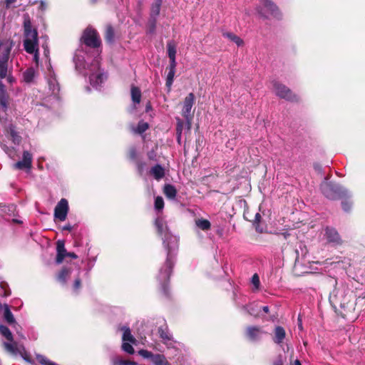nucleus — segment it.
I'll return each mask as SVG.
<instances>
[{
  "label": "nucleus",
  "instance_id": "nucleus-50",
  "mask_svg": "<svg viewBox=\"0 0 365 365\" xmlns=\"http://www.w3.org/2000/svg\"><path fill=\"white\" fill-rule=\"evenodd\" d=\"M176 64L177 63L175 61V58H170V66L168 67V69L175 71Z\"/></svg>",
  "mask_w": 365,
  "mask_h": 365
},
{
  "label": "nucleus",
  "instance_id": "nucleus-26",
  "mask_svg": "<svg viewBox=\"0 0 365 365\" xmlns=\"http://www.w3.org/2000/svg\"><path fill=\"white\" fill-rule=\"evenodd\" d=\"M163 0H155L150 9V18L157 19L158 16Z\"/></svg>",
  "mask_w": 365,
  "mask_h": 365
},
{
  "label": "nucleus",
  "instance_id": "nucleus-12",
  "mask_svg": "<svg viewBox=\"0 0 365 365\" xmlns=\"http://www.w3.org/2000/svg\"><path fill=\"white\" fill-rule=\"evenodd\" d=\"M0 334L9 341V342L4 343L6 349L10 352L14 353L16 351V347L15 344L12 343L13 335L9 329L3 324H0Z\"/></svg>",
  "mask_w": 365,
  "mask_h": 365
},
{
  "label": "nucleus",
  "instance_id": "nucleus-45",
  "mask_svg": "<svg viewBox=\"0 0 365 365\" xmlns=\"http://www.w3.org/2000/svg\"><path fill=\"white\" fill-rule=\"evenodd\" d=\"M135 163L136 165L138 172L139 173V174L140 175H142L143 173L145 167V163L140 161V160H138L137 161H135Z\"/></svg>",
  "mask_w": 365,
  "mask_h": 365
},
{
  "label": "nucleus",
  "instance_id": "nucleus-25",
  "mask_svg": "<svg viewBox=\"0 0 365 365\" xmlns=\"http://www.w3.org/2000/svg\"><path fill=\"white\" fill-rule=\"evenodd\" d=\"M36 71L34 68H29L23 73L24 81L27 83L34 82L36 78Z\"/></svg>",
  "mask_w": 365,
  "mask_h": 365
},
{
  "label": "nucleus",
  "instance_id": "nucleus-8",
  "mask_svg": "<svg viewBox=\"0 0 365 365\" xmlns=\"http://www.w3.org/2000/svg\"><path fill=\"white\" fill-rule=\"evenodd\" d=\"M81 40L86 46L92 48L99 47L101 43L97 31L90 27L84 31Z\"/></svg>",
  "mask_w": 365,
  "mask_h": 365
},
{
  "label": "nucleus",
  "instance_id": "nucleus-18",
  "mask_svg": "<svg viewBox=\"0 0 365 365\" xmlns=\"http://www.w3.org/2000/svg\"><path fill=\"white\" fill-rule=\"evenodd\" d=\"M286 332L282 327L277 326L274 329L273 341L275 344L281 345L285 339Z\"/></svg>",
  "mask_w": 365,
  "mask_h": 365
},
{
  "label": "nucleus",
  "instance_id": "nucleus-53",
  "mask_svg": "<svg viewBox=\"0 0 365 365\" xmlns=\"http://www.w3.org/2000/svg\"><path fill=\"white\" fill-rule=\"evenodd\" d=\"M73 227L72 225H71L70 224H67L62 227V230L71 232L73 230Z\"/></svg>",
  "mask_w": 365,
  "mask_h": 365
},
{
  "label": "nucleus",
  "instance_id": "nucleus-37",
  "mask_svg": "<svg viewBox=\"0 0 365 365\" xmlns=\"http://www.w3.org/2000/svg\"><path fill=\"white\" fill-rule=\"evenodd\" d=\"M106 39L109 43H112L114 41V30L110 25L106 27Z\"/></svg>",
  "mask_w": 365,
  "mask_h": 365
},
{
  "label": "nucleus",
  "instance_id": "nucleus-44",
  "mask_svg": "<svg viewBox=\"0 0 365 365\" xmlns=\"http://www.w3.org/2000/svg\"><path fill=\"white\" fill-rule=\"evenodd\" d=\"M8 284L5 282H0V288L4 291L3 296L9 297L11 294V291L7 289Z\"/></svg>",
  "mask_w": 365,
  "mask_h": 365
},
{
  "label": "nucleus",
  "instance_id": "nucleus-35",
  "mask_svg": "<svg viewBox=\"0 0 365 365\" xmlns=\"http://www.w3.org/2000/svg\"><path fill=\"white\" fill-rule=\"evenodd\" d=\"M113 365H137V363L131 361L123 360L118 357L112 359Z\"/></svg>",
  "mask_w": 365,
  "mask_h": 365
},
{
  "label": "nucleus",
  "instance_id": "nucleus-33",
  "mask_svg": "<svg viewBox=\"0 0 365 365\" xmlns=\"http://www.w3.org/2000/svg\"><path fill=\"white\" fill-rule=\"evenodd\" d=\"M242 309L246 311L251 316L257 317L258 315L257 305H255L254 303L245 306L242 305Z\"/></svg>",
  "mask_w": 365,
  "mask_h": 365
},
{
  "label": "nucleus",
  "instance_id": "nucleus-40",
  "mask_svg": "<svg viewBox=\"0 0 365 365\" xmlns=\"http://www.w3.org/2000/svg\"><path fill=\"white\" fill-rule=\"evenodd\" d=\"M36 359L40 364H43V365H58L57 364L50 361L49 359H48L46 357H45L43 355H40V354L37 355Z\"/></svg>",
  "mask_w": 365,
  "mask_h": 365
},
{
  "label": "nucleus",
  "instance_id": "nucleus-61",
  "mask_svg": "<svg viewBox=\"0 0 365 365\" xmlns=\"http://www.w3.org/2000/svg\"><path fill=\"white\" fill-rule=\"evenodd\" d=\"M149 110H150V106H148V107L146 108V112H148V111H149Z\"/></svg>",
  "mask_w": 365,
  "mask_h": 365
},
{
  "label": "nucleus",
  "instance_id": "nucleus-22",
  "mask_svg": "<svg viewBox=\"0 0 365 365\" xmlns=\"http://www.w3.org/2000/svg\"><path fill=\"white\" fill-rule=\"evenodd\" d=\"M150 173L155 180H160L165 176V169L162 165L157 164L151 168Z\"/></svg>",
  "mask_w": 365,
  "mask_h": 365
},
{
  "label": "nucleus",
  "instance_id": "nucleus-62",
  "mask_svg": "<svg viewBox=\"0 0 365 365\" xmlns=\"http://www.w3.org/2000/svg\"><path fill=\"white\" fill-rule=\"evenodd\" d=\"M97 1H98V0H91V2H92L93 4H95Z\"/></svg>",
  "mask_w": 365,
  "mask_h": 365
},
{
  "label": "nucleus",
  "instance_id": "nucleus-41",
  "mask_svg": "<svg viewBox=\"0 0 365 365\" xmlns=\"http://www.w3.org/2000/svg\"><path fill=\"white\" fill-rule=\"evenodd\" d=\"M122 349L129 354H133L134 353V349L133 346L128 341H123Z\"/></svg>",
  "mask_w": 365,
  "mask_h": 365
},
{
  "label": "nucleus",
  "instance_id": "nucleus-5",
  "mask_svg": "<svg viewBox=\"0 0 365 365\" xmlns=\"http://www.w3.org/2000/svg\"><path fill=\"white\" fill-rule=\"evenodd\" d=\"M320 189L322 194L330 200H337L349 196L348 190L342 186L331 182L324 181L320 185Z\"/></svg>",
  "mask_w": 365,
  "mask_h": 365
},
{
  "label": "nucleus",
  "instance_id": "nucleus-14",
  "mask_svg": "<svg viewBox=\"0 0 365 365\" xmlns=\"http://www.w3.org/2000/svg\"><path fill=\"white\" fill-rule=\"evenodd\" d=\"M47 81L49 90L53 95L56 96L60 91V86L51 65H49V68H48Z\"/></svg>",
  "mask_w": 365,
  "mask_h": 365
},
{
  "label": "nucleus",
  "instance_id": "nucleus-34",
  "mask_svg": "<svg viewBox=\"0 0 365 365\" xmlns=\"http://www.w3.org/2000/svg\"><path fill=\"white\" fill-rule=\"evenodd\" d=\"M175 74V70H169V71L168 73L165 85H166V87L168 88V91H170L171 89V86L173 83Z\"/></svg>",
  "mask_w": 365,
  "mask_h": 365
},
{
  "label": "nucleus",
  "instance_id": "nucleus-43",
  "mask_svg": "<svg viewBox=\"0 0 365 365\" xmlns=\"http://www.w3.org/2000/svg\"><path fill=\"white\" fill-rule=\"evenodd\" d=\"M156 23H157V19L154 18H150L149 22H148V31L150 34H153L155 31L156 28Z\"/></svg>",
  "mask_w": 365,
  "mask_h": 365
},
{
  "label": "nucleus",
  "instance_id": "nucleus-16",
  "mask_svg": "<svg viewBox=\"0 0 365 365\" xmlns=\"http://www.w3.org/2000/svg\"><path fill=\"white\" fill-rule=\"evenodd\" d=\"M264 334L265 332L259 327H248L246 330V335L252 341H259Z\"/></svg>",
  "mask_w": 365,
  "mask_h": 365
},
{
  "label": "nucleus",
  "instance_id": "nucleus-47",
  "mask_svg": "<svg viewBox=\"0 0 365 365\" xmlns=\"http://www.w3.org/2000/svg\"><path fill=\"white\" fill-rule=\"evenodd\" d=\"M352 203L349 200H344L341 202V206L345 212H349L351 208Z\"/></svg>",
  "mask_w": 365,
  "mask_h": 365
},
{
  "label": "nucleus",
  "instance_id": "nucleus-32",
  "mask_svg": "<svg viewBox=\"0 0 365 365\" xmlns=\"http://www.w3.org/2000/svg\"><path fill=\"white\" fill-rule=\"evenodd\" d=\"M131 98L134 103H139L141 99V91L135 86L131 88Z\"/></svg>",
  "mask_w": 365,
  "mask_h": 365
},
{
  "label": "nucleus",
  "instance_id": "nucleus-20",
  "mask_svg": "<svg viewBox=\"0 0 365 365\" xmlns=\"http://www.w3.org/2000/svg\"><path fill=\"white\" fill-rule=\"evenodd\" d=\"M56 250H57V255L56 262L57 264H61L64 258L67 256V251L65 249L64 243L61 241L57 242V246H56Z\"/></svg>",
  "mask_w": 365,
  "mask_h": 365
},
{
  "label": "nucleus",
  "instance_id": "nucleus-55",
  "mask_svg": "<svg viewBox=\"0 0 365 365\" xmlns=\"http://www.w3.org/2000/svg\"><path fill=\"white\" fill-rule=\"evenodd\" d=\"M46 5L45 2L41 1L40 3L39 9L42 11H44L46 9Z\"/></svg>",
  "mask_w": 365,
  "mask_h": 365
},
{
  "label": "nucleus",
  "instance_id": "nucleus-38",
  "mask_svg": "<svg viewBox=\"0 0 365 365\" xmlns=\"http://www.w3.org/2000/svg\"><path fill=\"white\" fill-rule=\"evenodd\" d=\"M1 147L11 158H13L14 157L16 153L14 148L9 147L2 143H1Z\"/></svg>",
  "mask_w": 365,
  "mask_h": 365
},
{
  "label": "nucleus",
  "instance_id": "nucleus-31",
  "mask_svg": "<svg viewBox=\"0 0 365 365\" xmlns=\"http://www.w3.org/2000/svg\"><path fill=\"white\" fill-rule=\"evenodd\" d=\"M223 36H225V38H227L228 39H230V41H233L234 43H235L238 46H242L243 45V41L242 38H240L239 36H237V35L232 34V33H230V32H225V33H223Z\"/></svg>",
  "mask_w": 365,
  "mask_h": 365
},
{
  "label": "nucleus",
  "instance_id": "nucleus-46",
  "mask_svg": "<svg viewBox=\"0 0 365 365\" xmlns=\"http://www.w3.org/2000/svg\"><path fill=\"white\" fill-rule=\"evenodd\" d=\"M252 284L254 285L255 289H258L259 287L260 282H259V277L257 274H255L252 277L251 279Z\"/></svg>",
  "mask_w": 365,
  "mask_h": 365
},
{
  "label": "nucleus",
  "instance_id": "nucleus-36",
  "mask_svg": "<svg viewBox=\"0 0 365 365\" xmlns=\"http://www.w3.org/2000/svg\"><path fill=\"white\" fill-rule=\"evenodd\" d=\"M168 55L170 58H175L176 55V46L172 41H170L167 44Z\"/></svg>",
  "mask_w": 365,
  "mask_h": 365
},
{
  "label": "nucleus",
  "instance_id": "nucleus-13",
  "mask_svg": "<svg viewBox=\"0 0 365 365\" xmlns=\"http://www.w3.org/2000/svg\"><path fill=\"white\" fill-rule=\"evenodd\" d=\"M185 119L181 120L180 118H176L177 120V135L178 138L181 135L182 131L185 130H190L192 125V120L194 115H184Z\"/></svg>",
  "mask_w": 365,
  "mask_h": 365
},
{
  "label": "nucleus",
  "instance_id": "nucleus-39",
  "mask_svg": "<svg viewBox=\"0 0 365 365\" xmlns=\"http://www.w3.org/2000/svg\"><path fill=\"white\" fill-rule=\"evenodd\" d=\"M128 157L130 160L133 161L134 163L137 161L138 159V152L135 147L132 146L128 150Z\"/></svg>",
  "mask_w": 365,
  "mask_h": 365
},
{
  "label": "nucleus",
  "instance_id": "nucleus-19",
  "mask_svg": "<svg viewBox=\"0 0 365 365\" xmlns=\"http://www.w3.org/2000/svg\"><path fill=\"white\" fill-rule=\"evenodd\" d=\"M195 103V96L192 93H189L185 98L183 102L182 113L189 114Z\"/></svg>",
  "mask_w": 365,
  "mask_h": 365
},
{
  "label": "nucleus",
  "instance_id": "nucleus-63",
  "mask_svg": "<svg viewBox=\"0 0 365 365\" xmlns=\"http://www.w3.org/2000/svg\"><path fill=\"white\" fill-rule=\"evenodd\" d=\"M0 121H1V115H0Z\"/></svg>",
  "mask_w": 365,
  "mask_h": 365
},
{
  "label": "nucleus",
  "instance_id": "nucleus-23",
  "mask_svg": "<svg viewBox=\"0 0 365 365\" xmlns=\"http://www.w3.org/2000/svg\"><path fill=\"white\" fill-rule=\"evenodd\" d=\"M158 333L160 337L162 339L164 344L168 345L170 342L172 341L173 337L170 333L169 332L167 327H160L158 328Z\"/></svg>",
  "mask_w": 365,
  "mask_h": 365
},
{
  "label": "nucleus",
  "instance_id": "nucleus-48",
  "mask_svg": "<svg viewBox=\"0 0 365 365\" xmlns=\"http://www.w3.org/2000/svg\"><path fill=\"white\" fill-rule=\"evenodd\" d=\"M147 156L150 160L158 161L157 153L154 149H152L151 150L148 151L147 153Z\"/></svg>",
  "mask_w": 365,
  "mask_h": 365
},
{
  "label": "nucleus",
  "instance_id": "nucleus-54",
  "mask_svg": "<svg viewBox=\"0 0 365 365\" xmlns=\"http://www.w3.org/2000/svg\"><path fill=\"white\" fill-rule=\"evenodd\" d=\"M273 365H283V361L281 357H279L276 361H274Z\"/></svg>",
  "mask_w": 365,
  "mask_h": 365
},
{
  "label": "nucleus",
  "instance_id": "nucleus-4",
  "mask_svg": "<svg viewBox=\"0 0 365 365\" xmlns=\"http://www.w3.org/2000/svg\"><path fill=\"white\" fill-rule=\"evenodd\" d=\"M0 52V113H4L7 108V97L1 80L7 76L10 47L1 46Z\"/></svg>",
  "mask_w": 365,
  "mask_h": 365
},
{
  "label": "nucleus",
  "instance_id": "nucleus-1",
  "mask_svg": "<svg viewBox=\"0 0 365 365\" xmlns=\"http://www.w3.org/2000/svg\"><path fill=\"white\" fill-rule=\"evenodd\" d=\"M154 207L158 212L155 220V226L158 235L161 236L163 246L167 250L166 260L164 265L160 269L158 280L159 281L163 292L165 295H168V284L174 266V258L175 252L178 247L179 239L176 235H173L169 231L164 217L160 213L164 207V200L162 197L158 196L155 197Z\"/></svg>",
  "mask_w": 365,
  "mask_h": 365
},
{
  "label": "nucleus",
  "instance_id": "nucleus-42",
  "mask_svg": "<svg viewBox=\"0 0 365 365\" xmlns=\"http://www.w3.org/2000/svg\"><path fill=\"white\" fill-rule=\"evenodd\" d=\"M261 220V215L259 212H257L253 220V225L257 232H262V230L260 228L259 222Z\"/></svg>",
  "mask_w": 365,
  "mask_h": 365
},
{
  "label": "nucleus",
  "instance_id": "nucleus-49",
  "mask_svg": "<svg viewBox=\"0 0 365 365\" xmlns=\"http://www.w3.org/2000/svg\"><path fill=\"white\" fill-rule=\"evenodd\" d=\"M81 279L79 278H77L75 279L74 281V283H73V291L77 292L78 290L80 289L81 287Z\"/></svg>",
  "mask_w": 365,
  "mask_h": 365
},
{
  "label": "nucleus",
  "instance_id": "nucleus-28",
  "mask_svg": "<svg viewBox=\"0 0 365 365\" xmlns=\"http://www.w3.org/2000/svg\"><path fill=\"white\" fill-rule=\"evenodd\" d=\"M71 271L68 268H63L57 276L59 282L64 284L66 282L67 277L70 276Z\"/></svg>",
  "mask_w": 365,
  "mask_h": 365
},
{
  "label": "nucleus",
  "instance_id": "nucleus-7",
  "mask_svg": "<svg viewBox=\"0 0 365 365\" xmlns=\"http://www.w3.org/2000/svg\"><path fill=\"white\" fill-rule=\"evenodd\" d=\"M259 16L268 18L269 16L279 19L281 14L277 6L270 0H260V5L257 8Z\"/></svg>",
  "mask_w": 365,
  "mask_h": 365
},
{
  "label": "nucleus",
  "instance_id": "nucleus-52",
  "mask_svg": "<svg viewBox=\"0 0 365 365\" xmlns=\"http://www.w3.org/2000/svg\"><path fill=\"white\" fill-rule=\"evenodd\" d=\"M6 7L9 8L11 5L16 1V0H4Z\"/></svg>",
  "mask_w": 365,
  "mask_h": 365
},
{
  "label": "nucleus",
  "instance_id": "nucleus-60",
  "mask_svg": "<svg viewBox=\"0 0 365 365\" xmlns=\"http://www.w3.org/2000/svg\"><path fill=\"white\" fill-rule=\"evenodd\" d=\"M14 221L16 223H21V221L20 220H14Z\"/></svg>",
  "mask_w": 365,
  "mask_h": 365
},
{
  "label": "nucleus",
  "instance_id": "nucleus-6",
  "mask_svg": "<svg viewBox=\"0 0 365 365\" xmlns=\"http://www.w3.org/2000/svg\"><path fill=\"white\" fill-rule=\"evenodd\" d=\"M272 91L280 98L291 102H297L299 100L298 95L293 93L287 86L278 81H272Z\"/></svg>",
  "mask_w": 365,
  "mask_h": 365
},
{
  "label": "nucleus",
  "instance_id": "nucleus-17",
  "mask_svg": "<svg viewBox=\"0 0 365 365\" xmlns=\"http://www.w3.org/2000/svg\"><path fill=\"white\" fill-rule=\"evenodd\" d=\"M7 137L9 138L14 145H19L21 141V137L19 133L16 130V127L10 124L6 129Z\"/></svg>",
  "mask_w": 365,
  "mask_h": 365
},
{
  "label": "nucleus",
  "instance_id": "nucleus-3",
  "mask_svg": "<svg viewBox=\"0 0 365 365\" xmlns=\"http://www.w3.org/2000/svg\"><path fill=\"white\" fill-rule=\"evenodd\" d=\"M24 29L25 36L24 41V49L27 53L34 54V61L38 66L39 62L38 34L36 29H32L30 17L27 14L24 15Z\"/></svg>",
  "mask_w": 365,
  "mask_h": 365
},
{
  "label": "nucleus",
  "instance_id": "nucleus-11",
  "mask_svg": "<svg viewBox=\"0 0 365 365\" xmlns=\"http://www.w3.org/2000/svg\"><path fill=\"white\" fill-rule=\"evenodd\" d=\"M324 237L327 241L334 246L340 245L342 243L339 234L335 228L327 227L325 228Z\"/></svg>",
  "mask_w": 365,
  "mask_h": 365
},
{
  "label": "nucleus",
  "instance_id": "nucleus-56",
  "mask_svg": "<svg viewBox=\"0 0 365 365\" xmlns=\"http://www.w3.org/2000/svg\"><path fill=\"white\" fill-rule=\"evenodd\" d=\"M67 256L73 259H76L78 257L74 252H67Z\"/></svg>",
  "mask_w": 365,
  "mask_h": 365
},
{
  "label": "nucleus",
  "instance_id": "nucleus-59",
  "mask_svg": "<svg viewBox=\"0 0 365 365\" xmlns=\"http://www.w3.org/2000/svg\"><path fill=\"white\" fill-rule=\"evenodd\" d=\"M294 365H302V364L299 360L296 359L294 362Z\"/></svg>",
  "mask_w": 365,
  "mask_h": 365
},
{
  "label": "nucleus",
  "instance_id": "nucleus-21",
  "mask_svg": "<svg viewBox=\"0 0 365 365\" xmlns=\"http://www.w3.org/2000/svg\"><path fill=\"white\" fill-rule=\"evenodd\" d=\"M4 309V320L10 325H13L14 328H16V327L18 325L16 322L15 318L12 314V312L10 310V307L8 304H4L3 305Z\"/></svg>",
  "mask_w": 365,
  "mask_h": 365
},
{
  "label": "nucleus",
  "instance_id": "nucleus-15",
  "mask_svg": "<svg viewBox=\"0 0 365 365\" xmlns=\"http://www.w3.org/2000/svg\"><path fill=\"white\" fill-rule=\"evenodd\" d=\"M32 154L30 152L25 150L23 153L22 160L16 163L14 167L19 170L30 169L32 165Z\"/></svg>",
  "mask_w": 365,
  "mask_h": 365
},
{
  "label": "nucleus",
  "instance_id": "nucleus-27",
  "mask_svg": "<svg viewBox=\"0 0 365 365\" xmlns=\"http://www.w3.org/2000/svg\"><path fill=\"white\" fill-rule=\"evenodd\" d=\"M195 225L199 229L203 231H207L211 227L210 222L208 220L203 218L196 220Z\"/></svg>",
  "mask_w": 365,
  "mask_h": 365
},
{
  "label": "nucleus",
  "instance_id": "nucleus-10",
  "mask_svg": "<svg viewBox=\"0 0 365 365\" xmlns=\"http://www.w3.org/2000/svg\"><path fill=\"white\" fill-rule=\"evenodd\" d=\"M68 202L65 198H62L56 205L54 209V217L60 221H64L68 212Z\"/></svg>",
  "mask_w": 365,
  "mask_h": 365
},
{
  "label": "nucleus",
  "instance_id": "nucleus-51",
  "mask_svg": "<svg viewBox=\"0 0 365 365\" xmlns=\"http://www.w3.org/2000/svg\"><path fill=\"white\" fill-rule=\"evenodd\" d=\"M43 48V53H44V56L48 58V53H49V51H48V46L46 44H43L42 46Z\"/></svg>",
  "mask_w": 365,
  "mask_h": 365
},
{
  "label": "nucleus",
  "instance_id": "nucleus-30",
  "mask_svg": "<svg viewBox=\"0 0 365 365\" xmlns=\"http://www.w3.org/2000/svg\"><path fill=\"white\" fill-rule=\"evenodd\" d=\"M122 330L123 331V341H128L130 343H134L135 339L133 337V336L131 334V331L129 327H123L122 328Z\"/></svg>",
  "mask_w": 365,
  "mask_h": 365
},
{
  "label": "nucleus",
  "instance_id": "nucleus-9",
  "mask_svg": "<svg viewBox=\"0 0 365 365\" xmlns=\"http://www.w3.org/2000/svg\"><path fill=\"white\" fill-rule=\"evenodd\" d=\"M138 354L144 359H150L154 365H170L163 354H154L145 349L139 350Z\"/></svg>",
  "mask_w": 365,
  "mask_h": 365
},
{
  "label": "nucleus",
  "instance_id": "nucleus-29",
  "mask_svg": "<svg viewBox=\"0 0 365 365\" xmlns=\"http://www.w3.org/2000/svg\"><path fill=\"white\" fill-rule=\"evenodd\" d=\"M148 123L144 121H140L137 127L131 126V130L133 133L138 134L143 133L148 128Z\"/></svg>",
  "mask_w": 365,
  "mask_h": 365
},
{
  "label": "nucleus",
  "instance_id": "nucleus-57",
  "mask_svg": "<svg viewBox=\"0 0 365 365\" xmlns=\"http://www.w3.org/2000/svg\"><path fill=\"white\" fill-rule=\"evenodd\" d=\"M339 260H338L337 262H331V261H330V259H327V260L325 261V263H326L327 264H331H331H335V263H339Z\"/></svg>",
  "mask_w": 365,
  "mask_h": 365
},
{
  "label": "nucleus",
  "instance_id": "nucleus-58",
  "mask_svg": "<svg viewBox=\"0 0 365 365\" xmlns=\"http://www.w3.org/2000/svg\"><path fill=\"white\" fill-rule=\"evenodd\" d=\"M262 310L265 312V313H268L269 312V307L268 306H264L262 307Z\"/></svg>",
  "mask_w": 365,
  "mask_h": 365
},
{
  "label": "nucleus",
  "instance_id": "nucleus-24",
  "mask_svg": "<svg viewBox=\"0 0 365 365\" xmlns=\"http://www.w3.org/2000/svg\"><path fill=\"white\" fill-rule=\"evenodd\" d=\"M163 193L167 198L173 200L176 197L177 190L173 185L166 184L163 188Z\"/></svg>",
  "mask_w": 365,
  "mask_h": 365
},
{
  "label": "nucleus",
  "instance_id": "nucleus-2",
  "mask_svg": "<svg viewBox=\"0 0 365 365\" xmlns=\"http://www.w3.org/2000/svg\"><path fill=\"white\" fill-rule=\"evenodd\" d=\"M73 61L76 69L86 76L88 75L91 85L98 89L107 80L108 74L100 67L98 58L90 62L89 56L83 51L75 53Z\"/></svg>",
  "mask_w": 365,
  "mask_h": 365
}]
</instances>
